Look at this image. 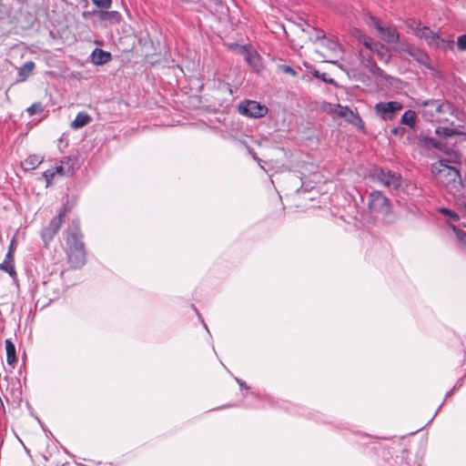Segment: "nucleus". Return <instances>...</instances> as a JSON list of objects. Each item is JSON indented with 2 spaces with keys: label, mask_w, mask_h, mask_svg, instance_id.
<instances>
[{
  "label": "nucleus",
  "mask_w": 466,
  "mask_h": 466,
  "mask_svg": "<svg viewBox=\"0 0 466 466\" xmlns=\"http://www.w3.org/2000/svg\"><path fill=\"white\" fill-rule=\"evenodd\" d=\"M415 105L421 116L429 122H450L458 113L456 106L445 98L417 99Z\"/></svg>",
  "instance_id": "1"
},
{
  "label": "nucleus",
  "mask_w": 466,
  "mask_h": 466,
  "mask_svg": "<svg viewBox=\"0 0 466 466\" xmlns=\"http://www.w3.org/2000/svg\"><path fill=\"white\" fill-rule=\"evenodd\" d=\"M66 254L70 268L83 267L86 263V250L78 221H72L66 230Z\"/></svg>",
  "instance_id": "2"
},
{
  "label": "nucleus",
  "mask_w": 466,
  "mask_h": 466,
  "mask_svg": "<svg viewBox=\"0 0 466 466\" xmlns=\"http://www.w3.org/2000/svg\"><path fill=\"white\" fill-rule=\"evenodd\" d=\"M368 207L372 214L382 216L385 223H393L396 216L391 212L390 200L380 191L373 190L368 197Z\"/></svg>",
  "instance_id": "3"
},
{
  "label": "nucleus",
  "mask_w": 466,
  "mask_h": 466,
  "mask_svg": "<svg viewBox=\"0 0 466 466\" xmlns=\"http://www.w3.org/2000/svg\"><path fill=\"white\" fill-rule=\"evenodd\" d=\"M431 170L441 183L446 185L455 183L458 179H461L460 171L454 167L449 166L448 161L444 159L433 163L431 167Z\"/></svg>",
  "instance_id": "4"
},
{
  "label": "nucleus",
  "mask_w": 466,
  "mask_h": 466,
  "mask_svg": "<svg viewBox=\"0 0 466 466\" xmlns=\"http://www.w3.org/2000/svg\"><path fill=\"white\" fill-rule=\"evenodd\" d=\"M66 207L64 205L60 207L57 215L55 216L49 224L43 228L41 230V238L44 241L45 247H48L49 243L54 239L55 236L59 231L66 214Z\"/></svg>",
  "instance_id": "5"
},
{
  "label": "nucleus",
  "mask_w": 466,
  "mask_h": 466,
  "mask_svg": "<svg viewBox=\"0 0 466 466\" xmlns=\"http://www.w3.org/2000/svg\"><path fill=\"white\" fill-rule=\"evenodd\" d=\"M373 177L384 187L398 190L402 186V177L400 174L387 168L376 167L373 172Z\"/></svg>",
  "instance_id": "6"
},
{
  "label": "nucleus",
  "mask_w": 466,
  "mask_h": 466,
  "mask_svg": "<svg viewBox=\"0 0 466 466\" xmlns=\"http://www.w3.org/2000/svg\"><path fill=\"white\" fill-rule=\"evenodd\" d=\"M238 111L243 116L258 118L268 113V107L257 101L247 100L238 105Z\"/></svg>",
  "instance_id": "7"
},
{
  "label": "nucleus",
  "mask_w": 466,
  "mask_h": 466,
  "mask_svg": "<svg viewBox=\"0 0 466 466\" xmlns=\"http://www.w3.org/2000/svg\"><path fill=\"white\" fill-rule=\"evenodd\" d=\"M401 108L402 105L398 101L379 102L374 106L377 116L383 120H392Z\"/></svg>",
  "instance_id": "8"
},
{
  "label": "nucleus",
  "mask_w": 466,
  "mask_h": 466,
  "mask_svg": "<svg viewBox=\"0 0 466 466\" xmlns=\"http://www.w3.org/2000/svg\"><path fill=\"white\" fill-rule=\"evenodd\" d=\"M419 140L420 144L421 146L426 147L427 148L439 149L440 151H442L449 156H451L453 153H455L453 148L448 147L445 143L435 137H427L420 134L419 137Z\"/></svg>",
  "instance_id": "9"
},
{
  "label": "nucleus",
  "mask_w": 466,
  "mask_h": 466,
  "mask_svg": "<svg viewBox=\"0 0 466 466\" xmlns=\"http://www.w3.org/2000/svg\"><path fill=\"white\" fill-rule=\"evenodd\" d=\"M415 34L418 37L424 39L428 45L435 47H439L443 42V39L427 26H418Z\"/></svg>",
  "instance_id": "10"
},
{
  "label": "nucleus",
  "mask_w": 466,
  "mask_h": 466,
  "mask_svg": "<svg viewBox=\"0 0 466 466\" xmlns=\"http://www.w3.org/2000/svg\"><path fill=\"white\" fill-rule=\"evenodd\" d=\"M231 48L238 49L239 54H241L244 56L245 61L252 66H256L258 65V62L259 61V56L258 53L254 50H250L247 46H238L234 45Z\"/></svg>",
  "instance_id": "11"
},
{
  "label": "nucleus",
  "mask_w": 466,
  "mask_h": 466,
  "mask_svg": "<svg viewBox=\"0 0 466 466\" xmlns=\"http://www.w3.org/2000/svg\"><path fill=\"white\" fill-rule=\"evenodd\" d=\"M406 52L420 65L429 66L430 57L424 51L415 46H409Z\"/></svg>",
  "instance_id": "12"
},
{
  "label": "nucleus",
  "mask_w": 466,
  "mask_h": 466,
  "mask_svg": "<svg viewBox=\"0 0 466 466\" xmlns=\"http://www.w3.org/2000/svg\"><path fill=\"white\" fill-rule=\"evenodd\" d=\"M112 58V56L109 52L104 51L100 48H95L92 52V62L95 65L102 66L108 63Z\"/></svg>",
  "instance_id": "13"
},
{
  "label": "nucleus",
  "mask_w": 466,
  "mask_h": 466,
  "mask_svg": "<svg viewBox=\"0 0 466 466\" xmlns=\"http://www.w3.org/2000/svg\"><path fill=\"white\" fill-rule=\"evenodd\" d=\"M0 269L9 274L10 277L14 278L16 276L15 269V258L10 252L5 254V259L0 263Z\"/></svg>",
  "instance_id": "14"
},
{
  "label": "nucleus",
  "mask_w": 466,
  "mask_h": 466,
  "mask_svg": "<svg viewBox=\"0 0 466 466\" xmlns=\"http://www.w3.org/2000/svg\"><path fill=\"white\" fill-rule=\"evenodd\" d=\"M379 31L382 35V38L390 44H395L400 40V35L395 28L378 26Z\"/></svg>",
  "instance_id": "15"
},
{
  "label": "nucleus",
  "mask_w": 466,
  "mask_h": 466,
  "mask_svg": "<svg viewBox=\"0 0 466 466\" xmlns=\"http://www.w3.org/2000/svg\"><path fill=\"white\" fill-rule=\"evenodd\" d=\"M99 18L110 24H118L122 19V15L118 11L104 10L99 13Z\"/></svg>",
  "instance_id": "16"
},
{
  "label": "nucleus",
  "mask_w": 466,
  "mask_h": 466,
  "mask_svg": "<svg viewBox=\"0 0 466 466\" xmlns=\"http://www.w3.org/2000/svg\"><path fill=\"white\" fill-rule=\"evenodd\" d=\"M35 64L33 61H27L18 69L19 81H25L30 75H32Z\"/></svg>",
  "instance_id": "17"
},
{
  "label": "nucleus",
  "mask_w": 466,
  "mask_h": 466,
  "mask_svg": "<svg viewBox=\"0 0 466 466\" xmlns=\"http://www.w3.org/2000/svg\"><path fill=\"white\" fill-rule=\"evenodd\" d=\"M5 343L6 350V361L9 365H14L17 361L15 346L9 339H5Z\"/></svg>",
  "instance_id": "18"
},
{
  "label": "nucleus",
  "mask_w": 466,
  "mask_h": 466,
  "mask_svg": "<svg viewBox=\"0 0 466 466\" xmlns=\"http://www.w3.org/2000/svg\"><path fill=\"white\" fill-rule=\"evenodd\" d=\"M91 120L89 115L86 112H79L75 120L72 122L71 127L75 129L81 128L87 125Z\"/></svg>",
  "instance_id": "19"
},
{
  "label": "nucleus",
  "mask_w": 466,
  "mask_h": 466,
  "mask_svg": "<svg viewBox=\"0 0 466 466\" xmlns=\"http://www.w3.org/2000/svg\"><path fill=\"white\" fill-rule=\"evenodd\" d=\"M417 120L416 112L413 110H407L400 117V124L406 125L411 128H414Z\"/></svg>",
  "instance_id": "20"
},
{
  "label": "nucleus",
  "mask_w": 466,
  "mask_h": 466,
  "mask_svg": "<svg viewBox=\"0 0 466 466\" xmlns=\"http://www.w3.org/2000/svg\"><path fill=\"white\" fill-rule=\"evenodd\" d=\"M42 162H43L42 157H40L38 155H32L25 159L23 165H24L25 170H27V169L33 170V169L36 168Z\"/></svg>",
  "instance_id": "21"
},
{
  "label": "nucleus",
  "mask_w": 466,
  "mask_h": 466,
  "mask_svg": "<svg viewBox=\"0 0 466 466\" xmlns=\"http://www.w3.org/2000/svg\"><path fill=\"white\" fill-rule=\"evenodd\" d=\"M316 37L317 39H321L325 41L326 46L331 51H337L339 50L340 48L339 44L337 41L326 39V35L323 31H318Z\"/></svg>",
  "instance_id": "22"
},
{
  "label": "nucleus",
  "mask_w": 466,
  "mask_h": 466,
  "mask_svg": "<svg viewBox=\"0 0 466 466\" xmlns=\"http://www.w3.org/2000/svg\"><path fill=\"white\" fill-rule=\"evenodd\" d=\"M336 114L340 116L349 119H352L353 115L355 114L350 108L348 106H342L340 105H337Z\"/></svg>",
  "instance_id": "23"
},
{
  "label": "nucleus",
  "mask_w": 466,
  "mask_h": 466,
  "mask_svg": "<svg viewBox=\"0 0 466 466\" xmlns=\"http://www.w3.org/2000/svg\"><path fill=\"white\" fill-rule=\"evenodd\" d=\"M435 132L437 135H439L441 137H450L459 134V132H457L456 129L449 128V127H438L436 128Z\"/></svg>",
  "instance_id": "24"
},
{
  "label": "nucleus",
  "mask_w": 466,
  "mask_h": 466,
  "mask_svg": "<svg viewBox=\"0 0 466 466\" xmlns=\"http://www.w3.org/2000/svg\"><path fill=\"white\" fill-rule=\"evenodd\" d=\"M439 213L448 217L450 219H451L452 221H455V222L459 221V219H460L459 215L455 211L449 209L447 208H439Z\"/></svg>",
  "instance_id": "25"
},
{
  "label": "nucleus",
  "mask_w": 466,
  "mask_h": 466,
  "mask_svg": "<svg viewBox=\"0 0 466 466\" xmlns=\"http://www.w3.org/2000/svg\"><path fill=\"white\" fill-rule=\"evenodd\" d=\"M452 230L454 231L458 241L466 248V232L463 230L452 226Z\"/></svg>",
  "instance_id": "26"
},
{
  "label": "nucleus",
  "mask_w": 466,
  "mask_h": 466,
  "mask_svg": "<svg viewBox=\"0 0 466 466\" xmlns=\"http://www.w3.org/2000/svg\"><path fill=\"white\" fill-rule=\"evenodd\" d=\"M29 116L40 114L43 111V106L41 103H34L26 109Z\"/></svg>",
  "instance_id": "27"
},
{
  "label": "nucleus",
  "mask_w": 466,
  "mask_h": 466,
  "mask_svg": "<svg viewBox=\"0 0 466 466\" xmlns=\"http://www.w3.org/2000/svg\"><path fill=\"white\" fill-rule=\"evenodd\" d=\"M349 122L352 123L361 130H363L365 127V124L358 113H355L352 116V119H349Z\"/></svg>",
  "instance_id": "28"
},
{
  "label": "nucleus",
  "mask_w": 466,
  "mask_h": 466,
  "mask_svg": "<svg viewBox=\"0 0 466 466\" xmlns=\"http://www.w3.org/2000/svg\"><path fill=\"white\" fill-rule=\"evenodd\" d=\"M55 175H56V173H55L53 167L44 171L43 177H45V179L46 181V187H48L51 184V181H52L53 177H55Z\"/></svg>",
  "instance_id": "29"
},
{
  "label": "nucleus",
  "mask_w": 466,
  "mask_h": 466,
  "mask_svg": "<svg viewBox=\"0 0 466 466\" xmlns=\"http://www.w3.org/2000/svg\"><path fill=\"white\" fill-rule=\"evenodd\" d=\"M92 1L96 6L103 8V9H108V8H110V6L112 5V0H92Z\"/></svg>",
  "instance_id": "30"
},
{
  "label": "nucleus",
  "mask_w": 466,
  "mask_h": 466,
  "mask_svg": "<svg viewBox=\"0 0 466 466\" xmlns=\"http://www.w3.org/2000/svg\"><path fill=\"white\" fill-rule=\"evenodd\" d=\"M457 46L461 51H466V34L457 38Z\"/></svg>",
  "instance_id": "31"
},
{
  "label": "nucleus",
  "mask_w": 466,
  "mask_h": 466,
  "mask_svg": "<svg viewBox=\"0 0 466 466\" xmlns=\"http://www.w3.org/2000/svg\"><path fill=\"white\" fill-rule=\"evenodd\" d=\"M406 133V129L402 127H395L391 128L390 134L395 137H402Z\"/></svg>",
  "instance_id": "32"
},
{
  "label": "nucleus",
  "mask_w": 466,
  "mask_h": 466,
  "mask_svg": "<svg viewBox=\"0 0 466 466\" xmlns=\"http://www.w3.org/2000/svg\"><path fill=\"white\" fill-rule=\"evenodd\" d=\"M280 69L285 74H289V75H291L293 76H295L297 75L296 70L294 68H292L291 66H289L282 65V66H280Z\"/></svg>",
  "instance_id": "33"
},
{
  "label": "nucleus",
  "mask_w": 466,
  "mask_h": 466,
  "mask_svg": "<svg viewBox=\"0 0 466 466\" xmlns=\"http://www.w3.org/2000/svg\"><path fill=\"white\" fill-rule=\"evenodd\" d=\"M15 249V240L13 238L9 244L7 252H10L11 255H14Z\"/></svg>",
  "instance_id": "34"
},
{
  "label": "nucleus",
  "mask_w": 466,
  "mask_h": 466,
  "mask_svg": "<svg viewBox=\"0 0 466 466\" xmlns=\"http://www.w3.org/2000/svg\"><path fill=\"white\" fill-rule=\"evenodd\" d=\"M314 76H315L316 77H318V78H321V79H323L325 82H331V81H332L331 79H329V81H327V79L325 78V76H326V74H325V73L319 74V71H315V72H314Z\"/></svg>",
  "instance_id": "35"
},
{
  "label": "nucleus",
  "mask_w": 466,
  "mask_h": 466,
  "mask_svg": "<svg viewBox=\"0 0 466 466\" xmlns=\"http://www.w3.org/2000/svg\"><path fill=\"white\" fill-rule=\"evenodd\" d=\"M53 168L56 174L64 175V167L62 165L56 166Z\"/></svg>",
  "instance_id": "36"
},
{
  "label": "nucleus",
  "mask_w": 466,
  "mask_h": 466,
  "mask_svg": "<svg viewBox=\"0 0 466 466\" xmlns=\"http://www.w3.org/2000/svg\"><path fill=\"white\" fill-rule=\"evenodd\" d=\"M457 389H458V388L455 386V387H454L451 391H449V392L446 394V398H445V399H447V398L451 397V396L453 394V392H454Z\"/></svg>",
  "instance_id": "37"
},
{
  "label": "nucleus",
  "mask_w": 466,
  "mask_h": 466,
  "mask_svg": "<svg viewBox=\"0 0 466 466\" xmlns=\"http://www.w3.org/2000/svg\"><path fill=\"white\" fill-rule=\"evenodd\" d=\"M238 382L239 383L240 388L248 389V386L245 384L244 381H240V380H238Z\"/></svg>",
  "instance_id": "38"
}]
</instances>
